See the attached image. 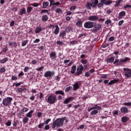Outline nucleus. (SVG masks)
Wrapping results in <instances>:
<instances>
[{
  "label": "nucleus",
  "instance_id": "47",
  "mask_svg": "<svg viewBox=\"0 0 131 131\" xmlns=\"http://www.w3.org/2000/svg\"><path fill=\"white\" fill-rule=\"evenodd\" d=\"M17 124H19V121L17 120V121H14L13 123V126H17Z\"/></svg>",
  "mask_w": 131,
  "mask_h": 131
},
{
  "label": "nucleus",
  "instance_id": "20",
  "mask_svg": "<svg viewBox=\"0 0 131 131\" xmlns=\"http://www.w3.org/2000/svg\"><path fill=\"white\" fill-rule=\"evenodd\" d=\"M114 57L113 56L110 57V58H107L106 59V63H113V62H114Z\"/></svg>",
  "mask_w": 131,
  "mask_h": 131
},
{
  "label": "nucleus",
  "instance_id": "4",
  "mask_svg": "<svg viewBox=\"0 0 131 131\" xmlns=\"http://www.w3.org/2000/svg\"><path fill=\"white\" fill-rule=\"evenodd\" d=\"M98 1H95L91 3L87 2L85 5V7L88 10H92V7L95 9H97V5H98Z\"/></svg>",
  "mask_w": 131,
  "mask_h": 131
},
{
  "label": "nucleus",
  "instance_id": "18",
  "mask_svg": "<svg viewBox=\"0 0 131 131\" xmlns=\"http://www.w3.org/2000/svg\"><path fill=\"white\" fill-rule=\"evenodd\" d=\"M55 29L53 33H54V34H58L59 32L60 31V28L59 27V26H58L57 25H56L55 26Z\"/></svg>",
  "mask_w": 131,
  "mask_h": 131
},
{
  "label": "nucleus",
  "instance_id": "2",
  "mask_svg": "<svg viewBox=\"0 0 131 131\" xmlns=\"http://www.w3.org/2000/svg\"><path fill=\"white\" fill-rule=\"evenodd\" d=\"M130 58L125 57L124 59H116L115 61H114L113 64L116 66H122L123 63L127 62V61H130Z\"/></svg>",
  "mask_w": 131,
  "mask_h": 131
},
{
  "label": "nucleus",
  "instance_id": "45",
  "mask_svg": "<svg viewBox=\"0 0 131 131\" xmlns=\"http://www.w3.org/2000/svg\"><path fill=\"white\" fill-rule=\"evenodd\" d=\"M44 126H45V123H40L38 125V127L39 128L41 129V128H42V127H43Z\"/></svg>",
  "mask_w": 131,
  "mask_h": 131
},
{
  "label": "nucleus",
  "instance_id": "53",
  "mask_svg": "<svg viewBox=\"0 0 131 131\" xmlns=\"http://www.w3.org/2000/svg\"><path fill=\"white\" fill-rule=\"evenodd\" d=\"M85 77H90L91 76V73L90 72H86L85 73Z\"/></svg>",
  "mask_w": 131,
  "mask_h": 131
},
{
  "label": "nucleus",
  "instance_id": "55",
  "mask_svg": "<svg viewBox=\"0 0 131 131\" xmlns=\"http://www.w3.org/2000/svg\"><path fill=\"white\" fill-rule=\"evenodd\" d=\"M44 129H45V130H49V129H50V125H45Z\"/></svg>",
  "mask_w": 131,
  "mask_h": 131
},
{
  "label": "nucleus",
  "instance_id": "23",
  "mask_svg": "<svg viewBox=\"0 0 131 131\" xmlns=\"http://www.w3.org/2000/svg\"><path fill=\"white\" fill-rule=\"evenodd\" d=\"M73 86L74 91H77V90L79 89V84H78V83L77 82L74 83Z\"/></svg>",
  "mask_w": 131,
  "mask_h": 131
},
{
  "label": "nucleus",
  "instance_id": "17",
  "mask_svg": "<svg viewBox=\"0 0 131 131\" xmlns=\"http://www.w3.org/2000/svg\"><path fill=\"white\" fill-rule=\"evenodd\" d=\"M120 111L121 113H127L128 112V110L127 109V107L122 106L120 108Z\"/></svg>",
  "mask_w": 131,
  "mask_h": 131
},
{
  "label": "nucleus",
  "instance_id": "26",
  "mask_svg": "<svg viewBox=\"0 0 131 131\" xmlns=\"http://www.w3.org/2000/svg\"><path fill=\"white\" fill-rule=\"evenodd\" d=\"M26 13V9H25V8H23L20 10V12L19 13V15H20V16H23V15H24Z\"/></svg>",
  "mask_w": 131,
  "mask_h": 131
},
{
  "label": "nucleus",
  "instance_id": "16",
  "mask_svg": "<svg viewBox=\"0 0 131 131\" xmlns=\"http://www.w3.org/2000/svg\"><path fill=\"white\" fill-rule=\"evenodd\" d=\"M82 23H83V20H82L81 19L79 18L77 19L76 25L79 27H82Z\"/></svg>",
  "mask_w": 131,
  "mask_h": 131
},
{
  "label": "nucleus",
  "instance_id": "51",
  "mask_svg": "<svg viewBox=\"0 0 131 131\" xmlns=\"http://www.w3.org/2000/svg\"><path fill=\"white\" fill-rule=\"evenodd\" d=\"M1 73H5L6 72V69L5 68H1L0 69Z\"/></svg>",
  "mask_w": 131,
  "mask_h": 131
},
{
  "label": "nucleus",
  "instance_id": "49",
  "mask_svg": "<svg viewBox=\"0 0 131 131\" xmlns=\"http://www.w3.org/2000/svg\"><path fill=\"white\" fill-rule=\"evenodd\" d=\"M51 119H48L47 120H46V121H44V124L47 125L49 124V122H50V121H51Z\"/></svg>",
  "mask_w": 131,
  "mask_h": 131
},
{
  "label": "nucleus",
  "instance_id": "29",
  "mask_svg": "<svg viewBox=\"0 0 131 131\" xmlns=\"http://www.w3.org/2000/svg\"><path fill=\"white\" fill-rule=\"evenodd\" d=\"M41 20H42L44 22H46L47 20H49V16L46 15H43L42 16Z\"/></svg>",
  "mask_w": 131,
  "mask_h": 131
},
{
  "label": "nucleus",
  "instance_id": "30",
  "mask_svg": "<svg viewBox=\"0 0 131 131\" xmlns=\"http://www.w3.org/2000/svg\"><path fill=\"white\" fill-rule=\"evenodd\" d=\"M50 5H52V6H59L60 5V2H56L55 3V1H50Z\"/></svg>",
  "mask_w": 131,
  "mask_h": 131
},
{
  "label": "nucleus",
  "instance_id": "10",
  "mask_svg": "<svg viewBox=\"0 0 131 131\" xmlns=\"http://www.w3.org/2000/svg\"><path fill=\"white\" fill-rule=\"evenodd\" d=\"M111 5V4H112V1H101V3H98L97 4V6L98 7V8H102V7H103L104 5Z\"/></svg>",
  "mask_w": 131,
  "mask_h": 131
},
{
  "label": "nucleus",
  "instance_id": "24",
  "mask_svg": "<svg viewBox=\"0 0 131 131\" xmlns=\"http://www.w3.org/2000/svg\"><path fill=\"white\" fill-rule=\"evenodd\" d=\"M99 110H97V109H94L93 110L91 113L90 114L91 115H96L97 114H98V113H99V111H98Z\"/></svg>",
  "mask_w": 131,
  "mask_h": 131
},
{
  "label": "nucleus",
  "instance_id": "21",
  "mask_svg": "<svg viewBox=\"0 0 131 131\" xmlns=\"http://www.w3.org/2000/svg\"><path fill=\"white\" fill-rule=\"evenodd\" d=\"M55 94L56 95H61V96H63V97L65 96V93H64V91L62 90L56 91L55 92Z\"/></svg>",
  "mask_w": 131,
  "mask_h": 131
},
{
  "label": "nucleus",
  "instance_id": "43",
  "mask_svg": "<svg viewBox=\"0 0 131 131\" xmlns=\"http://www.w3.org/2000/svg\"><path fill=\"white\" fill-rule=\"evenodd\" d=\"M72 90V86H70L67 87V88H66L65 89V92L66 93H68V92H69V91Z\"/></svg>",
  "mask_w": 131,
  "mask_h": 131
},
{
  "label": "nucleus",
  "instance_id": "39",
  "mask_svg": "<svg viewBox=\"0 0 131 131\" xmlns=\"http://www.w3.org/2000/svg\"><path fill=\"white\" fill-rule=\"evenodd\" d=\"M33 8L30 7V6H29L27 7V12L28 13V14H29V13H31V11H32Z\"/></svg>",
  "mask_w": 131,
  "mask_h": 131
},
{
  "label": "nucleus",
  "instance_id": "38",
  "mask_svg": "<svg viewBox=\"0 0 131 131\" xmlns=\"http://www.w3.org/2000/svg\"><path fill=\"white\" fill-rule=\"evenodd\" d=\"M42 7L43 9H46V8H47V7L49 6V2H44L42 4Z\"/></svg>",
  "mask_w": 131,
  "mask_h": 131
},
{
  "label": "nucleus",
  "instance_id": "54",
  "mask_svg": "<svg viewBox=\"0 0 131 131\" xmlns=\"http://www.w3.org/2000/svg\"><path fill=\"white\" fill-rule=\"evenodd\" d=\"M112 113L114 116L115 115H118V114H119V112H118L117 111H113L112 112Z\"/></svg>",
  "mask_w": 131,
  "mask_h": 131
},
{
  "label": "nucleus",
  "instance_id": "58",
  "mask_svg": "<svg viewBox=\"0 0 131 131\" xmlns=\"http://www.w3.org/2000/svg\"><path fill=\"white\" fill-rule=\"evenodd\" d=\"M120 3H121V1H119L118 2H117L115 5V7H118V6L120 5Z\"/></svg>",
  "mask_w": 131,
  "mask_h": 131
},
{
  "label": "nucleus",
  "instance_id": "37",
  "mask_svg": "<svg viewBox=\"0 0 131 131\" xmlns=\"http://www.w3.org/2000/svg\"><path fill=\"white\" fill-rule=\"evenodd\" d=\"M125 14H126L125 11H123L120 12L119 14L120 18H122V17H123V16H125Z\"/></svg>",
  "mask_w": 131,
  "mask_h": 131
},
{
  "label": "nucleus",
  "instance_id": "8",
  "mask_svg": "<svg viewBox=\"0 0 131 131\" xmlns=\"http://www.w3.org/2000/svg\"><path fill=\"white\" fill-rule=\"evenodd\" d=\"M93 27L94 28L92 30V32L93 33H97V32L100 30L101 28H102V25L100 24H97V23L94 24Z\"/></svg>",
  "mask_w": 131,
  "mask_h": 131
},
{
  "label": "nucleus",
  "instance_id": "62",
  "mask_svg": "<svg viewBox=\"0 0 131 131\" xmlns=\"http://www.w3.org/2000/svg\"><path fill=\"white\" fill-rule=\"evenodd\" d=\"M18 79V78L15 76H12L11 77V80H17Z\"/></svg>",
  "mask_w": 131,
  "mask_h": 131
},
{
  "label": "nucleus",
  "instance_id": "33",
  "mask_svg": "<svg viewBox=\"0 0 131 131\" xmlns=\"http://www.w3.org/2000/svg\"><path fill=\"white\" fill-rule=\"evenodd\" d=\"M75 45H78V41L77 40H73L70 42V46H74Z\"/></svg>",
  "mask_w": 131,
  "mask_h": 131
},
{
  "label": "nucleus",
  "instance_id": "40",
  "mask_svg": "<svg viewBox=\"0 0 131 131\" xmlns=\"http://www.w3.org/2000/svg\"><path fill=\"white\" fill-rule=\"evenodd\" d=\"M25 91V89L24 88H18L16 90L17 93H22Z\"/></svg>",
  "mask_w": 131,
  "mask_h": 131
},
{
  "label": "nucleus",
  "instance_id": "27",
  "mask_svg": "<svg viewBox=\"0 0 131 131\" xmlns=\"http://www.w3.org/2000/svg\"><path fill=\"white\" fill-rule=\"evenodd\" d=\"M76 71V66H73L71 71V73L72 74H74Z\"/></svg>",
  "mask_w": 131,
  "mask_h": 131
},
{
  "label": "nucleus",
  "instance_id": "6",
  "mask_svg": "<svg viewBox=\"0 0 131 131\" xmlns=\"http://www.w3.org/2000/svg\"><path fill=\"white\" fill-rule=\"evenodd\" d=\"M94 24H97V23L90 21H86L84 24V28L90 29L93 28L94 27Z\"/></svg>",
  "mask_w": 131,
  "mask_h": 131
},
{
  "label": "nucleus",
  "instance_id": "32",
  "mask_svg": "<svg viewBox=\"0 0 131 131\" xmlns=\"http://www.w3.org/2000/svg\"><path fill=\"white\" fill-rule=\"evenodd\" d=\"M41 30L42 29L40 27H37L35 30V33H39V32H41Z\"/></svg>",
  "mask_w": 131,
  "mask_h": 131
},
{
  "label": "nucleus",
  "instance_id": "28",
  "mask_svg": "<svg viewBox=\"0 0 131 131\" xmlns=\"http://www.w3.org/2000/svg\"><path fill=\"white\" fill-rule=\"evenodd\" d=\"M8 61H9V58L6 57L2 60H0V63L1 64H4V63H6V62H8Z\"/></svg>",
  "mask_w": 131,
  "mask_h": 131
},
{
  "label": "nucleus",
  "instance_id": "14",
  "mask_svg": "<svg viewBox=\"0 0 131 131\" xmlns=\"http://www.w3.org/2000/svg\"><path fill=\"white\" fill-rule=\"evenodd\" d=\"M88 20L89 21H97V20H99V17L96 15H92L89 17Z\"/></svg>",
  "mask_w": 131,
  "mask_h": 131
},
{
  "label": "nucleus",
  "instance_id": "22",
  "mask_svg": "<svg viewBox=\"0 0 131 131\" xmlns=\"http://www.w3.org/2000/svg\"><path fill=\"white\" fill-rule=\"evenodd\" d=\"M34 112V111L33 110L30 111L27 114L26 117H28V118H31V117H32V114H33Z\"/></svg>",
  "mask_w": 131,
  "mask_h": 131
},
{
  "label": "nucleus",
  "instance_id": "50",
  "mask_svg": "<svg viewBox=\"0 0 131 131\" xmlns=\"http://www.w3.org/2000/svg\"><path fill=\"white\" fill-rule=\"evenodd\" d=\"M22 111H23V112H28V111H29V108H27V107H24L22 109Z\"/></svg>",
  "mask_w": 131,
  "mask_h": 131
},
{
  "label": "nucleus",
  "instance_id": "11",
  "mask_svg": "<svg viewBox=\"0 0 131 131\" xmlns=\"http://www.w3.org/2000/svg\"><path fill=\"white\" fill-rule=\"evenodd\" d=\"M123 71L125 72L124 76L126 78H130L131 77V70L128 68H124L123 69Z\"/></svg>",
  "mask_w": 131,
  "mask_h": 131
},
{
  "label": "nucleus",
  "instance_id": "42",
  "mask_svg": "<svg viewBox=\"0 0 131 131\" xmlns=\"http://www.w3.org/2000/svg\"><path fill=\"white\" fill-rule=\"evenodd\" d=\"M11 124H12V121H11V120H8L5 123V125H6V126H11Z\"/></svg>",
  "mask_w": 131,
  "mask_h": 131
},
{
  "label": "nucleus",
  "instance_id": "7",
  "mask_svg": "<svg viewBox=\"0 0 131 131\" xmlns=\"http://www.w3.org/2000/svg\"><path fill=\"white\" fill-rule=\"evenodd\" d=\"M83 70H84V68H83V66H82V64H80V66H78L75 75L79 76V75H80V74H82Z\"/></svg>",
  "mask_w": 131,
  "mask_h": 131
},
{
  "label": "nucleus",
  "instance_id": "56",
  "mask_svg": "<svg viewBox=\"0 0 131 131\" xmlns=\"http://www.w3.org/2000/svg\"><path fill=\"white\" fill-rule=\"evenodd\" d=\"M28 70H29V67H25L24 69V72H28Z\"/></svg>",
  "mask_w": 131,
  "mask_h": 131
},
{
  "label": "nucleus",
  "instance_id": "31",
  "mask_svg": "<svg viewBox=\"0 0 131 131\" xmlns=\"http://www.w3.org/2000/svg\"><path fill=\"white\" fill-rule=\"evenodd\" d=\"M55 11V13H57V14H63V11H62V9L60 8H56Z\"/></svg>",
  "mask_w": 131,
  "mask_h": 131
},
{
  "label": "nucleus",
  "instance_id": "59",
  "mask_svg": "<svg viewBox=\"0 0 131 131\" xmlns=\"http://www.w3.org/2000/svg\"><path fill=\"white\" fill-rule=\"evenodd\" d=\"M24 75V73L23 72V71H21L18 74V77H21V76H23Z\"/></svg>",
  "mask_w": 131,
  "mask_h": 131
},
{
  "label": "nucleus",
  "instance_id": "15",
  "mask_svg": "<svg viewBox=\"0 0 131 131\" xmlns=\"http://www.w3.org/2000/svg\"><path fill=\"white\" fill-rule=\"evenodd\" d=\"M74 100V98L72 97H70L67 98H66L64 101H63L64 104H68V103H70L72 101H73Z\"/></svg>",
  "mask_w": 131,
  "mask_h": 131
},
{
  "label": "nucleus",
  "instance_id": "61",
  "mask_svg": "<svg viewBox=\"0 0 131 131\" xmlns=\"http://www.w3.org/2000/svg\"><path fill=\"white\" fill-rule=\"evenodd\" d=\"M115 37H113V36H112V37H110L109 38H108V41H113V40H114L115 39Z\"/></svg>",
  "mask_w": 131,
  "mask_h": 131
},
{
  "label": "nucleus",
  "instance_id": "5",
  "mask_svg": "<svg viewBox=\"0 0 131 131\" xmlns=\"http://www.w3.org/2000/svg\"><path fill=\"white\" fill-rule=\"evenodd\" d=\"M56 101L57 96L54 95H50L48 96L47 102H48L49 104L53 105V104H55L56 103Z\"/></svg>",
  "mask_w": 131,
  "mask_h": 131
},
{
  "label": "nucleus",
  "instance_id": "48",
  "mask_svg": "<svg viewBox=\"0 0 131 131\" xmlns=\"http://www.w3.org/2000/svg\"><path fill=\"white\" fill-rule=\"evenodd\" d=\"M45 69V67H41L40 68H38L37 69H36L37 71H42V70H43Z\"/></svg>",
  "mask_w": 131,
  "mask_h": 131
},
{
  "label": "nucleus",
  "instance_id": "1",
  "mask_svg": "<svg viewBox=\"0 0 131 131\" xmlns=\"http://www.w3.org/2000/svg\"><path fill=\"white\" fill-rule=\"evenodd\" d=\"M66 119V117H63L62 118H59L56 119L54 121L52 124V128H59V127H61V126H63L64 125V120Z\"/></svg>",
  "mask_w": 131,
  "mask_h": 131
},
{
  "label": "nucleus",
  "instance_id": "64",
  "mask_svg": "<svg viewBox=\"0 0 131 131\" xmlns=\"http://www.w3.org/2000/svg\"><path fill=\"white\" fill-rule=\"evenodd\" d=\"M106 12L108 15L111 14V13H113V11L110 9H107Z\"/></svg>",
  "mask_w": 131,
  "mask_h": 131
},
{
  "label": "nucleus",
  "instance_id": "41",
  "mask_svg": "<svg viewBox=\"0 0 131 131\" xmlns=\"http://www.w3.org/2000/svg\"><path fill=\"white\" fill-rule=\"evenodd\" d=\"M59 36H62V37H64V36H66V31H62L61 33L60 34Z\"/></svg>",
  "mask_w": 131,
  "mask_h": 131
},
{
  "label": "nucleus",
  "instance_id": "35",
  "mask_svg": "<svg viewBox=\"0 0 131 131\" xmlns=\"http://www.w3.org/2000/svg\"><path fill=\"white\" fill-rule=\"evenodd\" d=\"M28 120H29V118L26 116L23 119V122L24 124L27 123L28 122Z\"/></svg>",
  "mask_w": 131,
  "mask_h": 131
},
{
  "label": "nucleus",
  "instance_id": "63",
  "mask_svg": "<svg viewBox=\"0 0 131 131\" xmlns=\"http://www.w3.org/2000/svg\"><path fill=\"white\" fill-rule=\"evenodd\" d=\"M124 106H131V102H125L123 103Z\"/></svg>",
  "mask_w": 131,
  "mask_h": 131
},
{
  "label": "nucleus",
  "instance_id": "60",
  "mask_svg": "<svg viewBox=\"0 0 131 131\" xmlns=\"http://www.w3.org/2000/svg\"><path fill=\"white\" fill-rule=\"evenodd\" d=\"M111 23H112L111 20H110V19H107V20H106V21H105V24H107V25H108V24H111Z\"/></svg>",
  "mask_w": 131,
  "mask_h": 131
},
{
  "label": "nucleus",
  "instance_id": "36",
  "mask_svg": "<svg viewBox=\"0 0 131 131\" xmlns=\"http://www.w3.org/2000/svg\"><path fill=\"white\" fill-rule=\"evenodd\" d=\"M28 43V40H24L21 42V47H25Z\"/></svg>",
  "mask_w": 131,
  "mask_h": 131
},
{
  "label": "nucleus",
  "instance_id": "12",
  "mask_svg": "<svg viewBox=\"0 0 131 131\" xmlns=\"http://www.w3.org/2000/svg\"><path fill=\"white\" fill-rule=\"evenodd\" d=\"M101 106H98V105H95L92 107L89 108L88 109V112H91L92 110H94L95 109H97V110H101Z\"/></svg>",
  "mask_w": 131,
  "mask_h": 131
},
{
  "label": "nucleus",
  "instance_id": "52",
  "mask_svg": "<svg viewBox=\"0 0 131 131\" xmlns=\"http://www.w3.org/2000/svg\"><path fill=\"white\" fill-rule=\"evenodd\" d=\"M131 9V5L127 4L124 6V9Z\"/></svg>",
  "mask_w": 131,
  "mask_h": 131
},
{
  "label": "nucleus",
  "instance_id": "13",
  "mask_svg": "<svg viewBox=\"0 0 131 131\" xmlns=\"http://www.w3.org/2000/svg\"><path fill=\"white\" fill-rule=\"evenodd\" d=\"M50 58L51 59V60H56L57 59V54L55 52H52L50 54Z\"/></svg>",
  "mask_w": 131,
  "mask_h": 131
},
{
  "label": "nucleus",
  "instance_id": "3",
  "mask_svg": "<svg viewBox=\"0 0 131 131\" xmlns=\"http://www.w3.org/2000/svg\"><path fill=\"white\" fill-rule=\"evenodd\" d=\"M13 101V98L7 97L4 98L3 100L2 104L4 107H9Z\"/></svg>",
  "mask_w": 131,
  "mask_h": 131
},
{
  "label": "nucleus",
  "instance_id": "25",
  "mask_svg": "<svg viewBox=\"0 0 131 131\" xmlns=\"http://www.w3.org/2000/svg\"><path fill=\"white\" fill-rule=\"evenodd\" d=\"M128 120H129V118L126 117H122L121 118V121L122 122H123V123H124V122L128 121Z\"/></svg>",
  "mask_w": 131,
  "mask_h": 131
},
{
  "label": "nucleus",
  "instance_id": "57",
  "mask_svg": "<svg viewBox=\"0 0 131 131\" xmlns=\"http://www.w3.org/2000/svg\"><path fill=\"white\" fill-rule=\"evenodd\" d=\"M123 23H124V20H122L119 21V23H118L119 26H121V25H122L123 24Z\"/></svg>",
  "mask_w": 131,
  "mask_h": 131
},
{
  "label": "nucleus",
  "instance_id": "46",
  "mask_svg": "<svg viewBox=\"0 0 131 131\" xmlns=\"http://www.w3.org/2000/svg\"><path fill=\"white\" fill-rule=\"evenodd\" d=\"M30 6H32V7H38V6H39V4L34 3L31 4Z\"/></svg>",
  "mask_w": 131,
  "mask_h": 131
},
{
  "label": "nucleus",
  "instance_id": "44",
  "mask_svg": "<svg viewBox=\"0 0 131 131\" xmlns=\"http://www.w3.org/2000/svg\"><path fill=\"white\" fill-rule=\"evenodd\" d=\"M81 62L82 64H83V65H85V64L88 63V60L85 59H83L81 60Z\"/></svg>",
  "mask_w": 131,
  "mask_h": 131
},
{
  "label": "nucleus",
  "instance_id": "34",
  "mask_svg": "<svg viewBox=\"0 0 131 131\" xmlns=\"http://www.w3.org/2000/svg\"><path fill=\"white\" fill-rule=\"evenodd\" d=\"M46 13H47L48 14V15L51 14V13H50V12H49L48 10L43 9V10H42L40 12V14H45Z\"/></svg>",
  "mask_w": 131,
  "mask_h": 131
},
{
  "label": "nucleus",
  "instance_id": "19",
  "mask_svg": "<svg viewBox=\"0 0 131 131\" xmlns=\"http://www.w3.org/2000/svg\"><path fill=\"white\" fill-rule=\"evenodd\" d=\"M119 81V79L112 80L110 81V82H108V85H112V84H114L115 83H117V82H118Z\"/></svg>",
  "mask_w": 131,
  "mask_h": 131
},
{
  "label": "nucleus",
  "instance_id": "9",
  "mask_svg": "<svg viewBox=\"0 0 131 131\" xmlns=\"http://www.w3.org/2000/svg\"><path fill=\"white\" fill-rule=\"evenodd\" d=\"M55 74V73L54 72H52L51 71H46L44 74V77H46L47 79H51L53 76H54V75Z\"/></svg>",
  "mask_w": 131,
  "mask_h": 131
}]
</instances>
